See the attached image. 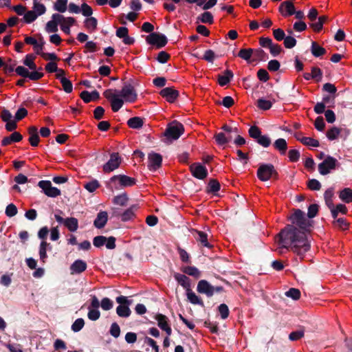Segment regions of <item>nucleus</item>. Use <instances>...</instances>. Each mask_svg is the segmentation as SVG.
I'll return each instance as SVG.
<instances>
[{
  "label": "nucleus",
  "mask_w": 352,
  "mask_h": 352,
  "mask_svg": "<svg viewBox=\"0 0 352 352\" xmlns=\"http://www.w3.org/2000/svg\"><path fill=\"white\" fill-rule=\"evenodd\" d=\"M290 220L292 224L287 226L278 234V249H289L302 258L310 250L307 233L312 227V221L307 219L305 212L299 209L295 210Z\"/></svg>",
  "instance_id": "f257e3e1"
},
{
  "label": "nucleus",
  "mask_w": 352,
  "mask_h": 352,
  "mask_svg": "<svg viewBox=\"0 0 352 352\" xmlns=\"http://www.w3.org/2000/svg\"><path fill=\"white\" fill-rule=\"evenodd\" d=\"M104 96L110 101L113 111H118L124 102H133L138 98L134 87L131 83H125L121 90L109 89L104 92Z\"/></svg>",
  "instance_id": "f03ea898"
},
{
  "label": "nucleus",
  "mask_w": 352,
  "mask_h": 352,
  "mask_svg": "<svg viewBox=\"0 0 352 352\" xmlns=\"http://www.w3.org/2000/svg\"><path fill=\"white\" fill-rule=\"evenodd\" d=\"M135 184L134 178L124 175L113 176L107 184V188L111 191L118 190L124 188L132 186Z\"/></svg>",
  "instance_id": "7ed1b4c3"
},
{
  "label": "nucleus",
  "mask_w": 352,
  "mask_h": 352,
  "mask_svg": "<svg viewBox=\"0 0 352 352\" xmlns=\"http://www.w3.org/2000/svg\"><path fill=\"white\" fill-rule=\"evenodd\" d=\"M184 131V126L177 122H171L166 130L165 135L168 139L177 140Z\"/></svg>",
  "instance_id": "20e7f679"
},
{
  "label": "nucleus",
  "mask_w": 352,
  "mask_h": 352,
  "mask_svg": "<svg viewBox=\"0 0 352 352\" xmlns=\"http://www.w3.org/2000/svg\"><path fill=\"white\" fill-rule=\"evenodd\" d=\"M276 174V171L272 164H261L257 170V177L263 182L269 180L274 175Z\"/></svg>",
  "instance_id": "39448f33"
},
{
  "label": "nucleus",
  "mask_w": 352,
  "mask_h": 352,
  "mask_svg": "<svg viewBox=\"0 0 352 352\" xmlns=\"http://www.w3.org/2000/svg\"><path fill=\"white\" fill-rule=\"evenodd\" d=\"M223 288L221 287H213L207 280H200L197 287V290L199 293L204 294L208 296H212L215 292H221Z\"/></svg>",
  "instance_id": "423d86ee"
},
{
  "label": "nucleus",
  "mask_w": 352,
  "mask_h": 352,
  "mask_svg": "<svg viewBox=\"0 0 352 352\" xmlns=\"http://www.w3.org/2000/svg\"><path fill=\"white\" fill-rule=\"evenodd\" d=\"M52 18L58 21L61 30L67 34H70V27L76 22L73 17H65L59 14H54Z\"/></svg>",
  "instance_id": "0eeeda50"
},
{
  "label": "nucleus",
  "mask_w": 352,
  "mask_h": 352,
  "mask_svg": "<svg viewBox=\"0 0 352 352\" xmlns=\"http://www.w3.org/2000/svg\"><path fill=\"white\" fill-rule=\"evenodd\" d=\"M337 164L338 161L336 158L327 156L322 162L318 164L319 173L322 175H327L331 170L336 168Z\"/></svg>",
  "instance_id": "6e6552de"
},
{
  "label": "nucleus",
  "mask_w": 352,
  "mask_h": 352,
  "mask_svg": "<svg viewBox=\"0 0 352 352\" xmlns=\"http://www.w3.org/2000/svg\"><path fill=\"white\" fill-rule=\"evenodd\" d=\"M38 186L43 190L45 195L47 197H56L60 195V190L57 188L52 186L50 181H40Z\"/></svg>",
  "instance_id": "1a4fd4ad"
},
{
  "label": "nucleus",
  "mask_w": 352,
  "mask_h": 352,
  "mask_svg": "<svg viewBox=\"0 0 352 352\" xmlns=\"http://www.w3.org/2000/svg\"><path fill=\"white\" fill-rule=\"evenodd\" d=\"M121 163V159L117 153L111 154L109 161L103 165V170L105 173H110L118 168Z\"/></svg>",
  "instance_id": "9d476101"
},
{
  "label": "nucleus",
  "mask_w": 352,
  "mask_h": 352,
  "mask_svg": "<svg viewBox=\"0 0 352 352\" xmlns=\"http://www.w3.org/2000/svg\"><path fill=\"white\" fill-rule=\"evenodd\" d=\"M192 235L196 241L201 245L208 248H212L211 244L209 242L208 237L210 232L207 231H201L197 230H194L192 231Z\"/></svg>",
  "instance_id": "9b49d317"
},
{
  "label": "nucleus",
  "mask_w": 352,
  "mask_h": 352,
  "mask_svg": "<svg viewBox=\"0 0 352 352\" xmlns=\"http://www.w3.org/2000/svg\"><path fill=\"white\" fill-rule=\"evenodd\" d=\"M146 41L148 43L153 45H156L157 47H162L167 43L166 37L162 34L151 33L146 37Z\"/></svg>",
  "instance_id": "f8f14e48"
},
{
  "label": "nucleus",
  "mask_w": 352,
  "mask_h": 352,
  "mask_svg": "<svg viewBox=\"0 0 352 352\" xmlns=\"http://www.w3.org/2000/svg\"><path fill=\"white\" fill-rule=\"evenodd\" d=\"M155 319L157 322V326L166 332L168 336H170L172 333V329L169 324L168 318L162 314H157L155 316Z\"/></svg>",
  "instance_id": "ddd939ff"
},
{
  "label": "nucleus",
  "mask_w": 352,
  "mask_h": 352,
  "mask_svg": "<svg viewBox=\"0 0 352 352\" xmlns=\"http://www.w3.org/2000/svg\"><path fill=\"white\" fill-rule=\"evenodd\" d=\"M148 167L150 170L155 171L161 166L162 158L158 153H150L148 155Z\"/></svg>",
  "instance_id": "4468645a"
},
{
  "label": "nucleus",
  "mask_w": 352,
  "mask_h": 352,
  "mask_svg": "<svg viewBox=\"0 0 352 352\" xmlns=\"http://www.w3.org/2000/svg\"><path fill=\"white\" fill-rule=\"evenodd\" d=\"M190 170L192 175L199 179H203L208 175L207 169L200 164H194L190 166Z\"/></svg>",
  "instance_id": "2eb2a0df"
},
{
  "label": "nucleus",
  "mask_w": 352,
  "mask_h": 352,
  "mask_svg": "<svg viewBox=\"0 0 352 352\" xmlns=\"http://www.w3.org/2000/svg\"><path fill=\"white\" fill-rule=\"evenodd\" d=\"M160 95L168 102H174L179 96L177 90L173 87H166L161 90Z\"/></svg>",
  "instance_id": "dca6fc26"
},
{
  "label": "nucleus",
  "mask_w": 352,
  "mask_h": 352,
  "mask_svg": "<svg viewBox=\"0 0 352 352\" xmlns=\"http://www.w3.org/2000/svg\"><path fill=\"white\" fill-rule=\"evenodd\" d=\"M279 12L283 16L286 17L295 13V7L291 1H285L280 3Z\"/></svg>",
  "instance_id": "f3484780"
},
{
  "label": "nucleus",
  "mask_w": 352,
  "mask_h": 352,
  "mask_svg": "<svg viewBox=\"0 0 352 352\" xmlns=\"http://www.w3.org/2000/svg\"><path fill=\"white\" fill-rule=\"evenodd\" d=\"M87 269V263L80 259L75 261L70 266L71 274H78Z\"/></svg>",
  "instance_id": "a211bd4d"
},
{
  "label": "nucleus",
  "mask_w": 352,
  "mask_h": 352,
  "mask_svg": "<svg viewBox=\"0 0 352 352\" xmlns=\"http://www.w3.org/2000/svg\"><path fill=\"white\" fill-rule=\"evenodd\" d=\"M107 219V212L104 211L100 212L98 214L97 217L94 222V224L97 228H102L105 226Z\"/></svg>",
  "instance_id": "6ab92c4d"
},
{
  "label": "nucleus",
  "mask_w": 352,
  "mask_h": 352,
  "mask_svg": "<svg viewBox=\"0 0 352 352\" xmlns=\"http://www.w3.org/2000/svg\"><path fill=\"white\" fill-rule=\"evenodd\" d=\"M22 140V135L18 132L12 133L9 137H6L2 140L1 144L3 146L8 145L12 142H18Z\"/></svg>",
  "instance_id": "aec40b11"
},
{
  "label": "nucleus",
  "mask_w": 352,
  "mask_h": 352,
  "mask_svg": "<svg viewBox=\"0 0 352 352\" xmlns=\"http://www.w3.org/2000/svg\"><path fill=\"white\" fill-rule=\"evenodd\" d=\"M30 138L29 141L32 146H36L39 142V136L38 135L37 128L31 126L29 129Z\"/></svg>",
  "instance_id": "412c9836"
},
{
  "label": "nucleus",
  "mask_w": 352,
  "mask_h": 352,
  "mask_svg": "<svg viewBox=\"0 0 352 352\" xmlns=\"http://www.w3.org/2000/svg\"><path fill=\"white\" fill-rule=\"evenodd\" d=\"M296 138L300 141L303 144L311 146V147H318L319 146V142L317 140H315L312 138L309 137H300L298 135H296Z\"/></svg>",
  "instance_id": "4be33fe9"
},
{
  "label": "nucleus",
  "mask_w": 352,
  "mask_h": 352,
  "mask_svg": "<svg viewBox=\"0 0 352 352\" xmlns=\"http://www.w3.org/2000/svg\"><path fill=\"white\" fill-rule=\"evenodd\" d=\"M81 98L85 102H89L92 100H95L99 98V94L96 91H94L92 92H89L87 91H84L80 94Z\"/></svg>",
  "instance_id": "5701e85b"
},
{
  "label": "nucleus",
  "mask_w": 352,
  "mask_h": 352,
  "mask_svg": "<svg viewBox=\"0 0 352 352\" xmlns=\"http://www.w3.org/2000/svg\"><path fill=\"white\" fill-rule=\"evenodd\" d=\"M274 146L281 155L285 154L287 149V142L283 138L277 139L274 143Z\"/></svg>",
  "instance_id": "b1692460"
},
{
  "label": "nucleus",
  "mask_w": 352,
  "mask_h": 352,
  "mask_svg": "<svg viewBox=\"0 0 352 352\" xmlns=\"http://www.w3.org/2000/svg\"><path fill=\"white\" fill-rule=\"evenodd\" d=\"M69 231L76 232L78 228V221L76 218L69 217L65 219L64 225Z\"/></svg>",
  "instance_id": "393cba45"
},
{
  "label": "nucleus",
  "mask_w": 352,
  "mask_h": 352,
  "mask_svg": "<svg viewBox=\"0 0 352 352\" xmlns=\"http://www.w3.org/2000/svg\"><path fill=\"white\" fill-rule=\"evenodd\" d=\"M232 78L233 73L230 70L227 69L225 71L223 75L219 76L218 82L220 85L224 86L227 85Z\"/></svg>",
  "instance_id": "a878e982"
},
{
  "label": "nucleus",
  "mask_w": 352,
  "mask_h": 352,
  "mask_svg": "<svg viewBox=\"0 0 352 352\" xmlns=\"http://www.w3.org/2000/svg\"><path fill=\"white\" fill-rule=\"evenodd\" d=\"M175 280L185 289H188L190 288V283L188 278L181 274L176 273L174 275Z\"/></svg>",
  "instance_id": "bb28decb"
},
{
  "label": "nucleus",
  "mask_w": 352,
  "mask_h": 352,
  "mask_svg": "<svg viewBox=\"0 0 352 352\" xmlns=\"http://www.w3.org/2000/svg\"><path fill=\"white\" fill-rule=\"evenodd\" d=\"M339 197L341 200L346 203L352 202V190L349 188H346L340 191Z\"/></svg>",
  "instance_id": "cd10ccee"
},
{
  "label": "nucleus",
  "mask_w": 352,
  "mask_h": 352,
  "mask_svg": "<svg viewBox=\"0 0 352 352\" xmlns=\"http://www.w3.org/2000/svg\"><path fill=\"white\" fill-rule=\"evenodd\" d=\"M187 290V293H186V295H187V298H188V300L192 303V304H194V305H204V303L203 302L201 301V300L199 298V297L198 296H197L195 294V293H194L193 292H192L190 288L186 289Z\"/></svg>",
  "instance_id": "c85d7f7f"
},
{
  "label": "nucleus",
  "mask_w": 352,
  "mask_h": 352,
  "mask_svg": "<svg viewBox=\"0 0 352 352\" xmlns=\"http://www.w3.org/2000/svg\"><path fill=\"white\" fill-rule=\"evenodd\" d=\"M50 244L47 243L45 241H42L39 246V257L41 261L43 263L45 262V260L47 257V248L50 247Z\"/></svg>",
  "instance_id": "c756f323"
},
{
  "label": "nucleus",
  "mask_w": 352,
  "mask_h": 352,
  "mask_svg": "<svg viewBox=\"0 0 352 352\" xmlns=\"http://www.w3.org/2000/svg\"><path fill=\"white\" fill-rule=\"evenodd\" d=\"M254 52V50L252 49V48L241 49L239 51L238 56L240 58H241L242 59L248 62V61H250L251 57L253 56Z\"/></svg>",
  "instance_id": "7c9ffc66"
},
{
  "label": "nucleus",
  "mask_w": 352,
  "mask_h": 352,
  "mask_svg": "<svg viewBox=\"0 0 352 352\" xmlns=\"http://www.w3.org/2000/svg\"><path fill=\"white\" fill-rule=\"evenodd\" d=\"M127 124L132 129H140L143 125V120L140 117H133L128 120Z\"/></svg>",
  "instance_id": "2f4dec72"
},
{
  "label": "nucleus",
  "mask_w": 352,
  "mask_h": 352,
  "mask_svg": "<svg viewBox=\"0 0 352 352\" xmlns=\"http://www.w3.org/2000/svg\"><path fill=\"white\" fill-rule=\"evenodd\" d=\"M330 210H331L332 217L335 219H336L339 212H341L342 214H346V211H347L346 206L341 204L337 205V206L336 208L334 207V206H333V207L330 208Z\"/></svg>",
  "instance_id": "473e14b6"
},
{
  "label": "nucleus",
  "mask_w": 352,
  "mask_h": 352,
  "mask_svg": "<svg viewBox=\"0 0 352 352\" xmlns=\"http://www.w3.org/2000/svg\"><path fill=\"white\" fill-rule=\"evenodd\" d=\"M197 21L204 23L212 24L213 23V16L209 12H204L197 17Z\"/></svg>",
  "instance_id": "72a5a7b5"
},
{
  "label": "nucleus",
  "mask_w": 352,
  "mask_h": 352,
  "mask_svg": "<svg viewBox=\"0 0 352 352\" xmlns=\"http://www.w3.org/2000/svg\"><path fill=\"white\" fill-rule=\"evenodd\" d=\"M311 50L312 54L316 57L320 56L326 52L325 49L318 45L316 42H312Z\"/></svg>",
  "instance_id": "f704fd0d"
},
{
  "label": "nucleus",
  "mask_w": 352,
  "mask_h": 352,
  "mask_svg": "<svg viewBox=\"0 0 352 352\" xmlns=\"http://www.w3.org/2000/svg\"><path fill=\"white\" fill-rule=\"evenodd\" d=\"M128 201V197L126 193L120 194L118 196H116L113 199V202L114 204L124 206L126 205Z\"/></svg>",
  "instance_id": "c9c22d12"
},
{
  "label": "nucleus",
  "mask_w": 352,
  "mask_h": 352,
  "mask_svg": "<svg viewBox=\"0 0 352 352\" xmlns=\"http://www.w3.org/2000/svg\"><path fill=\"white\" fill-rule=\"evenodd\" d=\"M129 305H119L116 308V313L120 317L126 318L131 314V310L129 307Z\"/></svg>",
  "instance_id": "e433bc0d"
},
{
  "label": "nucleus",
  "mask_w": 352,
  "mask_h": 352,
  "mask_svg": "<svg viewBox=\"0 0 352 352\" xmlns=\"http://www.w3.org/2000/svg\"><path fill=\"white\" fill-rule=\"evenodd\" d=\"M97 24L98 22L96 19L92 16L88 17L85 20V25L86 28L91 32H93L96 29Z\"/></svg>",
  "instance_id": "4c0bfd02"
},
{
  "label": "nucleus",
  "mask_w": 352,
  "mask_h": 352,
  "mask_svg": "<svg viewBox=\"0 0 352 352\" xmlns=\"http://www.w3.org/2000/svg\"><path fill=\"white\" fill-rule=\"evenodd\" d=\"M334 193L332 188L327 189L324 195V200L327 206L330 209L333 207V197Z\"/></svg>",
  "instance_id": "58836bf2"
},
{
  "label": "nucleus",
  "mask_w": 352,
  "mask_h": 352,
  "mask_svg": "<svg viewBox=\"0 0 352 352\" xmlns=\"http://www.w3.org/2000/svg\"><path fill=\"white\" fill-rule=\"evenodd\" d=\"M327 20V17L326 16H321L318 18V20L316 23H313L311 24V27L316 32H319L322 29L324 23Z\"/></svg>",
  "instance_id": "ea45409f"
},
{
  "label": "nucleus",
  "mask_w": 352,
  "mask_h": 352,
  "mask_svg": "<svg viewBox=\"0 0 352 352\" xmlns=\"http://www.w3.org/2000/svg\"><path fill=\"white\" fill-rule=\"evenodd\" d=\"M58 22L56 19H53L48 21L45 26V30L48 33L56 32L58 30Z\"/></svg>",
  "instance_id": "a19ab883"
},
{
  "label": "nucleus",
  "mask_w": 352,
  "mask_h": 352,
  "mask_svg": "<svg viewBox=\"0 0 352 352\" xmlns=\"http://www.w3.org/2000/svg\"><path fill=\"white\" fill-rule=\"evenodd\" d=\"M34 58L35 57L32 54L26 55L23 60L24 65L28 67L30 69L35 70L36 69V66L34 62Z\"/></svg>",
  "instance_id": "79ce46f5"
},
{
  "label": "nucleus",
  "mask_w": 352,
  "mask_h": 352,
  "mask_svg": "<svg viewBox=\"0 0 352 352\" xmlns=\"http://www.w3.org/2000/svg\"><path fill=\"white\" fill-rule=\"evenodd\" d=\"M67 0H56L54 8L60 12H65L67 10Z\"/></svg>",
  "instance_id": "37998d69"
},
{
  "label": "nucleus",
  "mask_w": 352,
  "mask_h": 352,
  "mask_svg": "<svg viewBox=\"0 0 352 352\" xmlns=\"http://www.w3.org/2000/svg\"><path fill=\"white\" fill-rule=\"evenodd\" d=\"M99 186L100 184L96 179L91 180L84 185L85 188L89 192H94Z\"/></svg>",
  "instance_id": "c03bdc74"
},
{
  "label": "nucleus",
  "mask_w": 352,
  "mask_h": 352,
  "mask_svg": "<svg viewBox=\"0 0 352 352\" xmlns=\"http://www.w3.org/2000/svg\"><path fill=\"white\" fill-rule=\"evenodd\" d=\"M32 10L38 16L43 14L45 12L46 8L43 3L34 1Z\"/></svg>",
  "instance_id": "a18cd8bd"
},
{
  "label": "nucleus",
  "mask_w": 352,
  "mask_h": 352,
  "mask_svg": "<svg viewBox=\"0 0 352 352\" xmlns=\"http://www.w3.org/2000/svg\"><path fill=\"white\" fill-rule=\"evenodd\" d=\"M340 133V129L338 127H333L327 132V137L329 140H336Z\"/></svg>",
  "instance_id": "49530a36"
},
{
  "label": "nucleus",
  "mask_w": 352,
  "mask_h": 352,
  "mask_svg": "<svg viewBox=\"0 0 352 352\" xmlns=\"http://www.w3.org/2000/svg\"><path fill=\"white\" fill-rule=\"evenodd\" d=\"M135 206H132L128 208L126 211H124L122 216L121 219L122 221H126L131 219L134 216Z\"/></svg>",
  "instance_id": "de8ad7c7"
},
{
  "label": "nucleus",
  "mask_w": 352,
  "mask_h": 352,
  "mask_svg": "<svg viewBox=\"0 0 352 352\" xmlns=\"http://www.w3.org/2000/svg\"><path fill=\"white\" fill-rule=\"evenodd\" d=\"M214 138L217 143L220 146H223L229 142V138L223 133H217L215 135Z\"/></svg>",
  "instance_id": "09e8293b"
},
{
  "label": "nucleus",
  "mask_w": 352,
  "mask_h": 352,
  "mask_svg": "<svg viewBox=\"0 0 352 352\" xmlns=\"http://www.w3.org/2000/svg\"><path fill=\"white\" fill-rule=\"evenodd\" d=\"M85 325V322L82 318L76 319L72 325V329L74 332L80 331Z\"/></svg>",
  "instance_id": "8fccbe9b"
},
{
  "label": "nucleus",
  "mask_w": 352,
  "mask_h": 352,
  "mask_svg": "<svg viewBox=\"0 0 352 352\" xmlns=\"http://www.w3.org/2000/svg\"><path fill=\"white\" fill-rule=\"evenodd\" d=\"M285 296L292 298L293 300H298L300 297V292L297 289L291 288L285 292Z\"/></svg>",
  "instance_id": "3c124183"
},
{
  "label": "nucleus",
  "mask_w": 352,
  "mask_h": 352,
  "mask_svg": "<svg viewBox=\"0 0 352 352\" xmlns=\"http://www.w3.org/2000/svg\"><path fill=\"white\" fill-rule=\"evenodd\" d=\"M257 105L261 109L268 110L272 107V104L271 101L261 98L258 100Z\"/></svg>",
  "instance_id": "603ef678"
},
{
  "label": "nucleus",
  "mask_w": 352,
  "mask_h": 352,
  "mask_svg": "<svg viewBox=\"0 0 352 352\" xmlns=\"http://www.w3.org/2000/svg\"><path fill=\"white\" fill-rule=\"evenodd\" d=\"M100 306L103 310L108 311L113 308V302L109 298L102 299Z\"/></svg>",
  "instance_id": "864d4df0"
},
{
  "label": "nucleus",
  "mask_w": 352,
  "mask_h": 352,
  "mask_svg": "<svg viewBox=\"0 0 352 352\" xmlns=\"http://www.w3.org/2000/svg\"><path fill=\"white\" fill-rule=\"evenodd\" d=\"M87 316L89 320L95 321L100 318V313L97 309H91V307H89Z\"/></svg>",
  "instance_id": "5fc2aeb1"
},
{
  "label": "nucleus",
  "mask_w": 352,
  "mask_h": 352,
  "mask_svg": "<svg viewBox=\"0 0 352 352\" xmlns=\"http://www.w3.org/2000/svg\"><path fill=\"white\" fill-rule=\"evenodd\" d=\"M17 208L13 204H10L8 205L5 211L6 214L9 217L15 216L17 214Z\"/></svg>",
  "instance_id": "6e6d98bb"
},
{
  "label": "nucleus",
  "mask_w": 352,
  "mask_h": 352,
  "mask_svg": "<svg viewBox=\"0 0 352 352\" xmlns=\"http://www.w3.org/2000/svg\"><path fill=\"white\" fill-rule=\"evenodd\" d=\"M296 45V40L292 36H287L284 39V45L286 48L291 49Z\"/></svg>",
  "instance_id": "4d7b16f0"
},
{
  "label": "nucleus",
  "mask_w": 352,
  "mask_h": 352,
  "mask_svg": "<svg viewBox=\"0 0 352 352\" xmlns=\"http://www.w3.org/2000/svg\"><path fill=\"white\" fill-rule=\"evenodd\" d=\"M256 142L258 144L261 145L263 147H268L271 144L270 138L267 135H261L257 140Z\"/></svg>",
  "instance_id": "13d9d810"
},
{
  "label": "nucleus",
  "mask_w": 352,
  "mask_h": 352,
  "mask_svg": "<svg viewBox=\"0 0 352 352\" xmlns=\"http://www.w3.org/2000/svg\"><path fill=\"white\" fill-rule=\"evenodd\" d=\"M60 82L65 92L70 93L72 91L73 86L69 80L67 78H61Z\"/></svg>",
  "instance_id": "bf43d9fd"
},
{
  "label": "nucleus",
  "mask_w": 352,
  "mask_h": 352,
  "mask_svg": "<svg viewBox=\"0 0 352 352\" xmlns=\"http://www.w3.org/2000/svg\"><path fill=\"white\" fill-rule=\"evenodd\" d=\"M37 17L38 16L36 14H35L34 12L32 10L25 13L23 19L26 23H30L34 21Z\"/></svg>",
  "instance_id": "052dcab7"
},
{
  "label": "nucleus",
  "mask_w": 352,
  "mask_h": 352,
  "mask_svg": "<svg viewBox=\"0 0 352 352\" xmlns=\"http://www.w3.org/2000/svg\"><path fill=\"white\" fill-rule=\"evenodd\" d=\"M110 334L117 338L120 336V328L119 327V325L116 323V322H113L111 325V327H110Z\"/></svg>",
  "instance_id": "680f3d73"
},
{
  "label": "nucleus",
  "mask_w": 352,
  "mask_h": 352,
  "mask_svg": "<svg viewBox=\"0 0 352 352\" xmlns=\"http://www.w3.org/2000/svg\"><path fill=\"white\" fill-rule=\"evenodd\" d=\"M107 241V238L103 236H98L94 237L93 240V244L94 246L97 248H100L104 245H105Z\"/></svg>",
  "instance_id": "e2e57ef3"
},
{
  "label": "nucleus",
  "mask_w": 352,
  "mask_h": 352,
  "mask_svg": "<svg viewBox=\"0 0 352 352\" xmlns=\"http://www.w3.org/2000/svg\"><path fill=\"white\" fill-rule=\"evenodd\" d=\"M219 311L222 319H226L229 315V309L226 304H221L219 306Z\"/></svg>",
  "instance_id": "0e129e2a"
},
{
  "label": "nucleus",
  "mask_w": 352,
  "mask_h": 352,
  "mask_svg": "<svg viewBox=\"0 0 352 352\" xmlns=\"http://www.w3.org/2000/svg\"><path fill=\"white\" fill-rule=\"evenodd\" d=\"M249 134L250 137L257 140L261 135V132L257 126H254L249 129Z\"/></svg>",
  "instance_id": "69168bd1"
},
{
  "label": "nucleus",
  "mask_w": 352,
  "mask_h": 352,
  "mask_svg": "<svg viewBox=\"0 0 352 352\" xmlns=\"http://www.w3.org/2000/svg\"><path fill=\"white\" fill-rule=\"evenodd\" d=\"M80 11L85 16L87 17L91 16V15L93 14V10L91 8L85 3L81 5Z\"/></svg>",
  "instance_id": "338daca9"
},
{
  "label": "nucleus",
  "mask_w": 352,
  "mask_h": 352,
  "mask_svg": "<svg viewBox=\"0 0 352 352\" xmlns=\"http://www.w3.org/2000/svg\"><path fill=\"white\" fill-rule=\"evenodd\" d=\"M215 58H216V55H215L214 52L211 50H206L205 52L204 57H203V58L204 60H206V61H208L209 63H213Z\"/></svg>",
  "instance_id": "774afa93"
}]
</instances>
